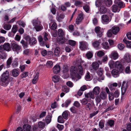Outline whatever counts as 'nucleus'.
<instances>
[{
    "label": "nucleus",
    "instance_id": "f257e3e1",
    "mask_svg": "<svg viewBox=\"0 0 131 131\" xmlns=\"http://www.w3.org/2000/svg\"><path fill=\"white\" fill-rule=\"evenodd\" d=\"M75 64L78 68L75 66H72L70 67V72L74 74H77L75 77L78 80L81 78V75L84 74L85 69L86 68V65H85L84 67H83L80 60L77 61Z\"/></svg>",
    "mask_w": 131,
    "mask_h": 131
},
{
    "label": "nucleus",
    "instance_id": "f03ea898",
    "mask_svg": "<svg viewBox=\"0 0 131 131\" xmlns=\"http://www.w3.org/2000/svg\"><path fill=\"white\" fill-rule=\"evenodd\" d=\"M9 76V72L7 70L2 75L1 80L2 82V84L3 86H6L8 84L10 80Z\"/></svg>",
    "mask_w": 131,
    "mask_h": 131
},
{
    "label": "nucleus",
    "instance_id": "7ed1b4c3",
    "mask_svg": "<svg viewBox=\"0 0 131 131\" xmlns=\"http://www.w3.org/2000/svg\"><path fill=\"white\" fill-rule=\"evenodd\" d=\"M108 64L110 68H113L115 67L118 69L121 72H122L124 69L123 66L120 62L118 61L116 62L115 63L114 61L111 60L109 62Z\"/></svg>",
    "mask_w": 131,
    "mask_h": 131
},
{
    "label": "nucleus",
    "instance_id": "20e7f679",
    "mask_svg": "<svg viewBox=\"0 0 131 131\" xmlns=\"http://www.w3.org/2000/svg\"><path fill=\"white\" fill-rule=\"evenodd\" d=\"M10 49V46L9 43H5L3 45L0 46V52L1 53H2L5 50L9 51Z\"/></svg>",
    "mask_w": 131,
    "mask_h": 131
},
{
    "label": "nucleus",
    "instance_id": "39448f33",
    "mask_svg": "<svg viewBox=\"0 0 131 131\" xmlns=\"http://www.w3.org/2000/svg\"><path fill=\"white\" fill-rule=\"evenodd\" d=\"M25 39L27 41H28L29 43L31 45L35 44L37 42V40L35 38L33 37L31 38L28 35L25 37Z\"/></svg>",
    "mask_w": 131,
    "mask_h": 131
},
{
    "label": "nucleus",
    "instance_id": "423d86ee",
    "mask_svg": "<svg viewBox=\"0 0 131 131\" xmlns=\"http://www.w3.org/2000/svg\"><path fill=\"white\" fill-rule=\"evenodd\" d=\"M119 92L118 90H116L114 93H110L109 95V99L110 101L113 100L114 97H118L119 95Z\"/></svg>",
    "mask_w": 131,
    "mask_h": 131
},
{
    "label": "nucleus",
    "instance_id": "0eeeda50",
    "mask_svg": "<svg viewBox=\"0 0 131 131\" xmlns=\"http://www.w3.org/2000/svg\"><path fill=\"white\" fill-rule=\"evenodd\" d=\"M80 48L81 50H84L87 49L88 44L87 42L84 41L80 42Z\"/></svg>",
    "mask_w": 131,
    "mask_h": 131
},
{
    "label": "nucleus",
    "instance_id": "6e6552de",
    "mask_svg": "<svg viewBox=\"0 0 131 131\" xmlns=\"http://www.w3.org/2000/svg\"><path fill=\"white\" fill-rule=\"evenodd\" d=\"M101 28L99 27H95L94 29L95 32L97 34V36L100 38L102 37L103 34V32L100 30Z\"/></svg>",
    "mask_w": 131,
    "mask_h": 131
},
{
    "label": "nucleus",
    "instance_id": "1a4fd4ad",
    "mask_svg": "<svg viewBox=\"0 0 131 131\" xmlns=\"http://www.w3.org/2000/svg\"><path fill=\"white\" fill-rule=\"evenodd\" d=\"M11 47L13 51L16 52L19 50L21 48L16 43H12Z\"/></svg>",
    "mask_w": 131,
    "mask_h": 131
},
{
    "label": "nucleus",
    "instance_id": "9d476101",
    "mask_svg": "<svg viewBox=\"0 0 131 131\" xmlns=\"http://www.w3.org/2000/svg\"><path fill=\"white\" fill-rule=\"evenodd\" d=\"M127 88V84L126 82L124 81L123 82L121 86V90L122 94H124L126 92Z\"/></svg>",
    "mask_w": 131,
    "mask_h": 131
},
{
    "label": "nucleus",
    "instance_id": "9b49d317",
    "mask_svg": "<svg viewBox=\"0 0 131 131\" xmlns=\"http://www.w3.org/2000/svg\"><path fill=\"white\" fill-rule=\"evenodd\" d=\"M102 22L104 24H107L110 21L108 16L106 15H104L102 16Z\"/></svg>",
    "mask_w": 131,
    "mask_h": 131
},
{
    "label": "nucleus",
    "instance_id": "f8f14e48",
    "mask_svg": "<svg viewBox=\"0 0 131 131\" xmlns=\"http://www.w3.org/2000/svg\"><path fill=\"white\" fill-rule=\"evenodd\" d=\"M60 70V67L58 64H57L54 66L53 68V70L54 73L57 74L59 73Z\"/></svg>",
    "mask_w": 131,
    "mask_h": 131
},
{
    "label": "nucleus",
    "instance_id": "ddd939ff",
    "mask_svg": "<svg viewBox=\"0 0 131 131\" xmlns=\"http://www.w3.org/2000/svg\"><path fill=\"white\" fill-rule=\"evenodd\" d=\"M58 42L59 44H67L68 40L63 37H61L58 40Z\"/></svg>",
    "mask_w": 131,
    "mask_h": 131
},
{
    "label": "nucleus",
    "instance_id": "4468645a",
    "mask_svg": "<svg viewBox=\"0 0 131 131\" xmlns=\"http://www.w3.org/2000/svg\"><path fill=\"white\" fill-rule=\"evenodd\" d=\"M111 29L112 31V33L115 35H116L119 32L120 29L119 27L114 26Z\"/></svg>",
    "mask_w": 131,
    "mask_h": 131
},
{
    "label": "nucleus",
    "instance_id": "2eb2a0df",
    "mask_svg": "<svg viewBox=\"0 0 131 131\" xmlns=\"http://www.w3.org/2000/svg\"><path fill=\"white\" fill-rule=\"evenodd\" d=\"M83 19V15L82 14H79L76 19V23L77 24H79Z\"/></svg>",
    "mask_w": 131,
    "mask_h": 131
},
{
    "label": "nucleus",
    "instance_id": "dca6fc26",
    "mask_svg": "<svg viewBox=\"0 0 131 131\" xmlns=\"http://www.w3.org/2000/svg\"><path fill=\"white\" fill-rule=\"evenodd\" d=\"M112 75L115 78L118 77L119 75V73L118 70L116 69H114L111 71Z\"/></svg>",
    "mask_w": 131,
    "mask_h": 131
},
{
    "label": "nucleus",
    "instance_id": "f3484780",
    "mask_svg": "<svg viewBox=\"0 0 131 131\" xmlns=\"http://www.w3.org/2000/svg\"><path fill=\"white\" fill-rule=\"evenodd\" d=\"M85 97L88 99H89L90 101L91 98L94 99V95L92 92H90L87 94H85Z\"/></svg>",
    "mask_w": 131,
    "mask_h": 131
},
{
    "label": "nucleus",
    "instance_id": "a211bd4d",
    "mask_svg": "<svg viewBox=\"0 0 131 131\" xmlns=\"http://www.w3.org/2000/svg\"><path fill=\"white\" fill-rule=\"evenodd\" d=\"M117 83H115L111 84L109 86V89L111 91H113L115 90L116 87L117 86Z\"/></svg>",
    "mask_w": 131,
    "mask_h": 131
},
{
    "label": "nucleus",
    "instance_id": "6ab92c4d",
    "mask_svg": "<svg viewBox=\"0 0 131 131\" xmlns=\"http://www.w3.org/2000/svg\"><path fill=\"white\" fill-rule=\"evenodd\" d=\"M31 22L34 26L36 25H38L41 24L40 21L37 18V19H34L31 21Z\"/></svg>",
    "mask_w": 131,
    "mask_h": 131
},
{
    "label": "nucleus",
    "instance_id": "aec40b11",
    "mask_svg": "<svg viewBox=\"0 0 131 131\" xmlns=\"http://www.w3.org/2000/svg\"><path fill=\"white\" fill-rule=\"evenodd\" d=\"M92 65L93 69L95 70H97L99 67V64L96 62H93Z\"/></svg>",
    "mask_w": 131,
    "mask_h": 131
},
{
    "label": "nucleus",
    "instance_id": "412c9836",
    "mask_svg": "<svg viewBox=\"0 0 131 131\" xmlns=\"http://www.w3.org/2000/svg\"><path fill=\"white\" fill-rule=\"evenodd\" d=\"M111 58L114 60H115L118 58V54L115 51L112 52L111 53Z\"/></svg>",
    "mask_w": 131,
    "mask_h": 131
},
{
    "label": "nucleus",
    "instance_id": "4be33fe9",
    "mask_svg": "<svg viewBox=\"0 0 131 131\" xmlns=\"http://www.w3.org/2000/svg\"><path fill=\"white\" fill-rule=\"evenodd\" d=\"M100 88L98 86L95 87L93 90V94L95 95L98 94L100 92Z\"/></svg>",
    "mask_w": 131,
    "mask_h": 131
},
{
    "label": "nucleus",
    "instance_id": "5701e85b",
    "mask_svg": "<svg viewBox=\"0 0 131 131\" xmlns=\"http://www.w3.org/2000/svg\"><path fill=\"white\" fill-rule=\"evenodd\" d=\"M31 126L27 125H24L23 127L24 131H32L31 130Z\"/></svg>",
    "mask_w": 131,
    "mask_h": 131
},
{
    "label": "nucleus",
    "instance_id": "b1692460",
    "mask_svg": "<svg viewBox=\"0 0 131 131\" xmlns=\"http://www.w3.org/2000/svg\"><path fill=\"white\" fill-rule=\"evenodd\" d=\"M107 8L104 6H102L100 7V11L102 13L105 14L107 12Z\"/></svg>",
    "mask_w": 131,
    "mask_h": 131
},
{
    "label": "nucleus",
    "instance_id": "393cba45",
    "mask_svg": "<svg viewBox=\"0 0 131 131\" xmlns=\"http://www.w3.org/2000/svg\"><path fill=\"white\" fill-rule=\"evenodd\" d=\"M124 58L127 62L129 63L131 62V57L129 54L127 53L125 55Z\"/></svg>",
    "mask_w": 131,
    "mask_h": 131
},
{
    "label": "nucleus",
    "instance_id": "a878e982",
    "mask_svg": "<svg viewBox=\"0 0 131 131\" xmlns=\"http://www.w3.org/2000/svg\"><path fill=\"white\" fill-rule=\"evenodd\" d=\"M38 39L41 46H44L46 45V42L43 40V38L41 36H39L38 38Z\"/></svg>",
    "mask_w": 131,
    "mask_h": 131
},
{
    "label": "nucleus",
    "instance_id": "bb28decb",
    "mask_svg": "<svg viewBox=\"0 0 131 131\" xmlns=\"http://www.w3.org/2000/svg\"><path fill=\"white\" fill-rule=\"evenodd\" d=\"M34 27L37 31H41L43 28V27L41 24L38 25H36Z\"/></svg>",
    "mask_w": 131,
    "mask_h": 131
},
{
    "label": "nucleus",
    "instance_id": "cd10ccee",
    "mask_svg": "<svg viewBox=\"0 0 131 131\" xmlns=\"http://www.w3.org/2000/svg\"><path fill=\"white\" fill-rule=\"evenodd\" d=\"M12 74L14 77H17L19 74L18 70L16 69H13L12 71Z\"/></svg>",
    "mask_w": 131,
    "mask_h": 131
},
{
    "label": "nucleus",
    "instance_id": "c85d7f7f",
    "mask_svg": "<svg viewBox=\"0 0 131 131\" xmlns=\"http://www.w3.org/2000/svg\"><path fill=\"white\" fill-rule=\"evenodd\" d=\"M99 96L102 99H105L106 98V94L105 92H101Z\"/></svg>",
    "mask_w": 131,
    "mask_h": 131
},
{
    "label": "nucleus",
    "instance_id": "c756f323",
    "mask_svg": "<svg viewBox=\"0 0 131 131\" xmlns=\"http://www.w3.org/2000/svg\"><path fill=\"white\" fill-rule=\"evenodd\" d=\"M104 2L106 6L108 7H110L112 3L111 0H104Z\"/></svg>",
    "mask_w": 131,
    "mask_h": 131
},
{
    "label": "nucleus",
    "instance_id": "7c9ffc66",
    "mask_svg": "<svg viewBox=\"0 0 131 131\" xmlns=\"http://www.w3.org/2000/svg\"><path fill=\"white\" fill-rule=\"evenodd\" d=\"M60 48L58 47L56 48L54 50V54L56 56H59L60 51Z\"/></svg>",
    "mask_w": 131,
    "mask_h": 131
},
{
    "label": "nucleus",
    "instance_id": "2f4dec72",
    "mask_svg": "<svg viewBox=\"0 0 131 131\" xmlns=\"http://www.w3.org/2000/svg\"><path fill=\"white\" fill-rule=\"evenodd\" d=\"M99 40V41L96 40L93 42V46L96 49H98V48L100 45Z\"/></svg>",
    "mask_w": 131,
    "mask_h": 131
},
{
    "label": "nucleus",
    "instance_id": "473e14b6",
    "mask_svg": "<svg viewBox=\"0 0 131 131\" xmlns=\"http://www.w3.org/2000/svg\"><path fill=\"white\" fill-rule=\"evenodd\" d=\"M112 7V11L114 12H118L119 10L118 7L116 5H113Z\"/></svg>",
    "mask_w": 131,
    "mask_h": 131
},
{
    "label": "nucleus",
    "instance_id": "72a5a7b5",
    "mask_svg": "<svg viewBox=\"0 0 131 131\" xmlns=\"http://www.w3.org/2000/svg\"><path fill=\"white\" fill-rule=\"evenodd\" d=\"M39 75L36 74L32 81V83L33 84H35L38 79Z\"/></svg>",
    "mask_w": 131,
    "mask_h": 131
},
{
    "label": "nucleus",
    "instance_id": "f704fd0d",
    "mask_svg": "<svg viewBox=\"0 0 131 131\" xmlns=\"http://www.w3.org/2000/svg\"><path fill=\"white\" fill-rule=\"evenodd\" d=\"M81 103L83 105H85L88 102H90L89 99H88L85 98H84L82 100H80Z\"/></svg>",
    "mask_w": 131,
    "mask_h": 131
},
{
    "label": "nucleus",
    "instance_id": "c9c22d12",
    "mask_svg": "<svg viewBox=\"0 0 131 131\" xmlns=\"http://www.w3.org/2000/svg\"><path fill=\"white\" fill-rule=\"evenodd\" d=\"M52 115H47L46 117V122L47 124H49L51 122Z\"/></svg>",
    "mask_w": 131,
    "mask_h": 131
},
{
    "label": "nucleus",
    "instance_id": "e433bc0d",
    "mask_svg": "<svg viewBox=\"0 0 131 131\" xmlns=\"http://www.w3.org/2000/svg\"><path fill=\"white\" fill-rule=\"evenodd\" d=\"M58 33L59 36L60 37H63L64 34L63 31L61 29H59L58 30Z\"/></svg>",
    "mask_w": 131,
    "mask_h": 131
},
{
    "label": "nucleus",
    "instance_id": "4c0bfd02",
    "mask_svg": "<svg viewBox=\"0 0 131 131\" xmlns=\"http://www.w3.org/2000/svg\"><path fill=\"white\" fill-rule=\"evenodd\" d=\"M123 41L125 44H126L127 47L129 48L131 47V41H129L127 40L125 38L123 40Z\"/></svg>",
    "mask_w": 131,
    "mask_h": 131
},
{
    "label": "nucleus",
    "instance_id": "58836bf2",
    "mask_svg": "<svg viewBox=\"0 0 131 131\" xmlns=\"http://www.w3.org/2000/svg\"><path fill=\"white\" fill-rule=\"evenodd\" d=\"M20 43L22 44V45L24 48H26L28 47L27 42L25 40H22L20 41Z\"/></svg>",
    "mask_w": 131,
    "mask_h": 131
},
{
    "label": "nucleus",
    "instance_id": "ea45409f",
    "mask_svg": "<svg viewBox=\"0 0 131 131\" xmlns=\"http://www.w3.org/2000/svg\"><path fill=\"white\" fill-rule=\"evenodd\" d=\"M45 126V123L41 121L39 122L38 126L40 128H43Z\"/></svg>",
    "mask_w": 131,
    "mask_h": 131
},
{
    "label": "nucleus",
    "instance_id": "a19ab883",
    "mask_svg": "<svg viewBox=\"0 0 131 131\" xmlns=\"http://www.w3.org/2000/svg\"><path fill=\"white\" fill-rule=\"evenodd\" d=\"M46 67L48 68H51L53 66V63L51 61H47L46 64Z\"/></svg>",
    "mask_w": 131,
    "mask_h": 131
},
{
    "label": "nucleus",
    "instance_id": "79ce46f5",
    "mask_svg": "<svg viewBox=\"0 0 131 131\" xmlns=\"http://www.w3.org/2000/svg\"><path fill=\"white\" fill-rule=\"evenodd\" d=\"M52 79L54 82H57L59 81L60 78L57 75H55L53 77Z\"/></svg>",
    "mask_w": 131,
    "mask_h": 131
},
{
    "label": "nucleus",
    "instance_id": "37998d69",
    "mask_svg": "<svg viewBox=\"0 0 131 131\" xmlns=\"http://www.w3.org/2000/svg\"><path fill=\"white\" fill-rule=\"evenodd\" d=\"M105 121L104 120H101L99 123L100 127L101 129L104 126Z\"/></svg>",
    "mask_w": 131,
    "mask_h": 131
},
{
    "label": "nucleus",
    "instance_id": "c03bdc74",
    "mask_svg": "<svg viewBox=\"0 0 131 131\" xmlns=\"http://www.w3.org/2000/svg\"><path fill=\"white\" fill-rule=\"evenodd\" d=\"M6 30H9L10 29L11 26L9 24H5L4 25L3 27Z\"/></svg>",
    "mask_w": 131,
    "mask_h": 131
},
{
    "label": "nucleus",
    "instance_id": "a18cd8bd",
    "mask_svg": "<svg viewBox=\"0 0 131 131\" xmlns=\"http://www.w3.org/2000/svg\"><path fill=\"white\" fill-rule=\"evenodd\" d=\"M102 45L104 49H107L109 48V46L107 42H103L102 43Z\"/></svg>",
    "mask_w": 131,
    "mask_h": 131
},
{
    "label": "nucleus",
    "instance_id": "49530a36",
    "mask_svg": "<svg viewBox=\"0 0 131 131\" xmlns=\"http://www.w3.org/2000/svg\"><path fill=\"white\" fill-rule=\"evenodd\" d=\"M69 89L67 86H64L62 87V90L63 92L67 93L69 91Z\"/></svg>",
    "mask_w": 131,
    "mask_h": 131
},
{
    "label": "nucleus",
    "instance_id": "de8ad7c7",
    "mask_svg": "<svg viewBox=\"0 0 131 131\" xmlns=\"http://www.w3.org/2000/svg\"><path fill=\"white\" fill-rule=\"evenodd\" d=\"M62 115L64 118L66 119H67L68 116V114L67 112H64L63 113Z\"/></svg>",
    "mask_w": 131,
    "mask_h": 131
},
{
    "label": "nucleus",
    "instance_id": "09e8293b",
    "mask_svg": "<svg viewBox=\"0 0 131 131\" xmlns=\"http://www.w3.org/2000/svg\"><path fill=\"white\" fill-rule=\"evenodd\" d=\"M17 27L16 25H15L13 26L12 29V32L14 33L15 34L17 30Z\"/></svg>",
    "mask_w": 131,
    "mask_h": 131
},
{
    "label": "nucleus",
    "instance_id": "8fccbe9b",
    "mask_svg": "<svg viewBox=\"0 0 131 131\" xmlns=\"http://www.w3.org/2000/svg\"><path fill=\"white\" fill-rule=\"evenodd\" d=\"M64 119L61 116H59L58 118V122L60 123H64Z\"/></svg>",
    "mask_w": 131,
    "mask_h": 131
},
{
    "label": "nucleus",
    "instance_id": "3c124183",
    "mask_svg": "<svg viewBox=\"0 0 131 131\" xmlns=\"http://www.w3.org/2000/svg\"><path fill=\"white\" fill-rule=\"evenodd\" d=\"M12 57H10L8 59L7 61V65L8 67L10 66L12 62Z\"/></svg>",
    "mask_w": 131,
    "mask_h": 131
},
{
    "label": "nucleus",
    "instance_id": "603ef678",
    "mask_svg": "<svg viewBox=\"0 0 131 131\" xmlns=\"http://www.w3.org/2000/svg\"><path fill=\"white\" fill-rule=\"evenodd\" d=\"M68 42L69 45L72 46H74L76 44L75 41L72 40H69L68 41Z\"/></svg>",
    "mask_w": 131,
    "mask_h": 131
},
{
    "label": "nucleus",
    "instance_id": "864d4df0",
    "mask_svg": "<svg viewBox=\"0 0 131 131\" xmlns=\"http://www.w3.org/2000/svg\"><path fill=\"white\" fill-rule=\"evenodd\" d=\"M57 25L55 23H53L52 26H51L50 28L51 29L54 30L57 28Z\"/></svg>",
    "mask_w": 131,
    "mask_h": 131
},
{
    "label": "nucleus",
    "instance_id": "5fc2aeb1",
    "mask_svg": "<svg viewBox=\"0 0 131 131\" xmlns=\"http://www.w3.org/2000/svg\"><path fill=\"white\" fill-rule=\"evenodd\" d=\"M107 123L108 125L112 127L114 125V121L113 120H110L108 121Z\"/></svg>",
    "mask_w": 131,
    "mask_h": 131
},
{
    "label": "nucleus",
    "instance_id": "6e6d98bb",
    "mask_svg": "<svg viewBox=\"0 0 131 131\" xmlns=\"http://www.w3.org/2000/svg\"><path fill=\"white\" fill-rule=\"evenodd\" d=\"M103 70L102 68H100L97 72V73L99 76H102L103 75Z\"/></svg>",
    "mask_w": 131,
    "mask_h": 131
},
{
    "label": "nucleus",
    "instance_id": "4d7b16f0",
    "mask_svg": "<svg viewBox=\"0 0 131 131\" xmlns=\"http://www.w3.org/2000/svg\"><path fill=\"white\" fill-rule=\"evenodd\" d=\"M70 110L71 112L73 113H76L77 111L76 108L74 106H73L70 108Z\"/></svg>",
    "mask_w": 131,
    "mask_h": 131
},
{
    "label": "nucleus",
    "instance_id": "13d9d810",
    "mask_svg": "<svg viewBox=\"0 0 131 131\" xmlns=\"http://www.w3.org/2000/svg\"><path fill=\"white\" fill-rule=\"evenodd\" d=\"M71 102V101L69 99L66 100L64 103L65 107H67L68 105L70 104Z\"/></svg>",
    "mask_w": 131,
    "mask_h": 131
},
{
    "label": "nucleus",
    "instance_id": "bf43d9fd",
    "mask_svg": "<svg viewBox=\"0 0 131 131\" xmlns=\"http://www.w3.org/2000/svg\"><path fill=\"white\" fill-rule=\"evenodd\" d=\"M124 15L125 20H126L127 18H129L130 16L129 13L127 12H125L124 13Z\"/></svg>",
    "mask_w": 131,
    "mask_h": 131
},
{
    "label": "nucleus",
    "instance_id": "052dcab7",
    "mask_svg": "<svg viewBox=\"0 0 131 131\" xmlns=\"http://www.w3.org/2000/svg\"><path fill=\"white\" fill-rule=\"evenodd\" d=\"M86 56L88 59L91 58L93 56L92 53L91 52H88L86 54Z\"/></svg>",
    "mask_w": 131,
    "mask_h": 131
},
{
    "label": "nucleus",
    "instance_id": "680f3d73",
    "mask_svg": "<svg viewBox=\"0 0 131 131\" xmlns=\"http://www.w3.org/2000/svg\"><path fill=\"white\" fill-rule=\"evenodd\" d=\"M17 23L19 25L22 26L23 27H24L26 25L25 23L23 21H18Z\"/></svg>",
    "mask_w": 131,
    "mask_h": 131
},
{
    "label": "nucleus",
    "instance_id": "e2e57ef3",
    "mask_svg": "<svg viewBox=\"0 0 131 131\" xmlns=\"http://www.w3.org/2000/svg\"><path fill=\"white\" fill-rule=\"evenodd\" d=\"M85 79L86 81H89L90 80V75L89 72H88L86 73L85 77Z\"/></svg>",
    "mask_w": 131,
    "mask_h": 131
},
{
    "label": "nucleus",
    "instance_id": "0e129e2a",
    "mask_svg": "<svg viewBox=\"0 0 131 131\" xmlns=\"http://www.w3.org/2000/svg\"><path fill=\"white\" fill-rule=\"evenodd\" d=\"M99 111L97 110L95 112H94L90 114V117L92 118L93 116L96 115L99 112Z\"/></svg>",
    "mask_w": 131,
    "mask_h": 131
},
{
    "label": "nucleus",
    "instance_id": "69168bd1",
    "mask_svg": "<svg viewBox=\"0 0 131 131\" xmlns=\"http://www.w3.org/2000/svg\"><path fill=\"white\" fill-rule=\"evenodd\" d=\"M97 54L98 57H102L104 55V53L103 51H100L98 52Z\"/></svg>",
    "mask_w": 131,
    "mask_h": 131
},
{
    "label": "nucleus",
    "instance_id": "338daca9",
    "mask_svg": "<svg viewBox=\"0 0 131 131\" xmlns=\"http://www.w3.org/2000/svg\"><path fill=\"white\" fill-rule=\"evenodd\" d=\"M125 72L126 73L129 74L131 73V71L130 68L129 67H127L125 69Z\"/></svg>",
    "mask_w": 131,
    "mask_h": 131
},
{
    "label": "nucleus",
    "instance_id": "774afa93",
    "mask_svg": "<svg viewBox=\"0 0 131 131\" xmlns=\"http://www.w3.org/2000/svg\"><path fill=\"white\" fill-rule=\"evenodd\" d=\"M126 128L128 131H131V123L127 124Z\"/></svg>",
    "mask_w": 131,
    "mask_h": 131
}]
</instances>
